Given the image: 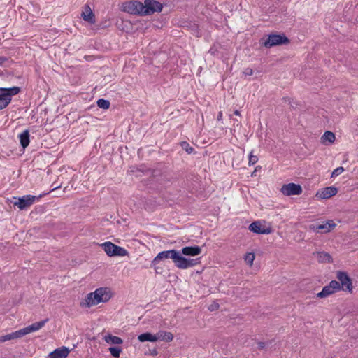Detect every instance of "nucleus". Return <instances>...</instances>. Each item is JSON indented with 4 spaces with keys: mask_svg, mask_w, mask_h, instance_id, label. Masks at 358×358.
<instances>
[{
    "mask_svg": "<svg viewBox=\"0 0 358 358\" xmlns=\"http://www.w3.org/2000/svg\"><path fill=\"white\" fill-rule=\"evenodd\" d=\"M48 321V319L46 318L43 320H41L40 322H35V323H33L32 324L28 326V327H25V329L27 332V334H29V333H31V332H34V331H36L39 329H41L42 327H44V325L45 324V323Z\"/></svg>",
    "mask_w": 358,
    "mask_h": 358,
    "instance_id": "19",
    "label": "nucleus"
},
{
    "mask_svg": "<svg viewBox=\"0 0 358 358\" xmlns=\"http://www.w3.org/2000/svg\"><path fill=\"white\" fill-rule=\"evenodd\" d=\"M157 354V352L156 350H154L152 352V355H156Z\"/></svg>",
    "mask_w": 358,
    "mask_h": 358,
    "instance_id": "43",
    "label": "nucleus"
},
{
    "mask_svg": "<svg viewBox=\"0 0 358 358\" xmlns=\"http://www.w3.org/2000/svg\"><path fill=\"white\" fill-rule=\"evenodd\" d=\"M243 73L245 76H252L253 74V70L250 68H246Z\"/></svg>",
    "mask_w": 358,
    "mask_h": 358,
    "instance_id": "35",
    "label": "nucleus"
},
{
    "mask_svg": "<svg viewBox=\"0 0 358 358\" xmlns=\"http://www.w3.org/2000/svg\"><path fill=\"white\" fill-rule=\"evenodd\" d=\"M101 247L106 253L110 257H124L128 254V252L124 248L118 246L111 242H105L101 244Z\"/></svg>",
    "mask_w": 358,
    "mask_h": 358,
    "instance_id": "7",
    "label": "nucleus"
},
{
    "mask_svg": "<svg viewBox=\"0 0 358 358\" xmlns=\"http://www.w3.org/2000/svg\"><path fill=\"white\" fill-rule=\"evenodd\" d=\"M110 291L107 287H100L94 292L89 293L85 297V303L87 307L96 306L99 303H105L110 299Z\"/></svg>",
    "mask_w": 358,
    "mask_h": 358,
    "instance_id": "1",
    "label": "nucleus"
},
{
    "mask_svg": "<svg viewBox=\"0 0 358 358\" xmlns=\"http://www.w3.org/2000/svg\"><path fill=\"white\" fill-rule=\"evenodd\" d=\"M343 171H344V168L343 166H339L333 171V172L331 173V177H336V176H339L340 174H341Z\"/></svg>",
    "mask_w": 358,
    "mask_h": 358,
    "instance_id": "32",
    "label": "nucleus"
},
{
    "mask_svg": "<svg viewBox=\"0 0 358 358\" xmlns=\"http://www.w3.org/2000/svg\"><path fill=\"white\" fill-rule=\"evenodd\" d=\"M180 251V255H184L185 256H196L201 253V248L198 245L194 246H186L182 248Z\"/></svg>",
    "mask_w": 358,
    "mask_h": 358,
    "instance_id": "15",
    "label": "nucleus"
},
{
    "mask_svg": "<svg viewBox=\"0 0 358 358\" xmlns=\"http://www.w3.org/2000/svg\"><path fill=\"white\" fill-rule=\"evenodd\" d=\"M338 291H340V283L336 280H331L328 285L322 288L320 292L317 294V297L326 298Z\"/></svg>",
    "mask_w": 358,
    "mask_h": 358,
    "instance_id": "9",
    "label": "nucleus"
},
{
    "mask_svg": "<svg viewBox=\"0 0 358 358\" xmlns=\"http://www.w3.org/2000/svg\"><path fill=\"white\" fill-rule=\"evenodd\" d=\"M308 229L314 232H319L318 224H311L308 226Z\"/></svg>",
    "mask_w": 358,
    "mask_h": 358,
    "instance_id": "34",
    "label": "nucleus"
},
{
    "mask_svg": "<svg viewBox=\"0 0 358 358\" xmlns=\"http://www.w3.org/2000/svg\"><path fill=\"white\" fill-rule=\"evenodd\" d=\"M110 101L103 99H99L97 101V106L102 109H108L110 107Z\"/></svg>",
    "mask_w": 358,
    "mask_h": 358,
    "instance_id": "26",
    "label": "nucleus"
},
{
    "mask_svg": "<svg viewBox=\"0 0 358 358\" xmlns=\"http://www.w3.org/2000/svg\"><path fill=\"white\" fill-rule=\"evenodd\" d=\"M81 16L85 21L91 24H94L96 22L95 15L90 7L87 5L85 6L84 10L83 11Z\"/></svg>",
    "mask_w": 358,
    "mask_h": 358,
    "instance_id": "17",
    "label": "nucleus"
},
{
    "mask_svg": "<svg viewBox=\"0 0 358 358\" xmlns=\"http://www.w3.org/2000/svg\"><path fill=\"white\" fill-rule=\"evenodd\" d=\"M143 7L144 15H149L155 12H160L163 8L162 4L155 0H145Z\"/></svg>",
    "mask_w": 358,
    "mask_h": 358,
    "instance_id": "10",
    "label": "nucleus"
},
{
    "mask_svg": "<svg viewBox=\"0 0 358 358\" xmlns=\"http://www.w3.org/2000/svg\"><path fill=\"white\" fill-rule=\"evenodd\" d=\"M336 224L333 220H327L322 224H318L319 232L328 233L335 228Z\"/></svg>",
    "mask_w": 358,
    "mask_h": 358,
    "instance_id": "18",
    "label": "nucleus"
},
{
    "mask_svg": "<svg viewBox=\"0 0 358 358\" xmlns=\"http://www.w3.org/2000/svg\"><path fill=\"white\" fill-rule=\"evenodd\" d=\"M335 134L329 131H325L322 135L321 140L323 143H333L335 141Z\"/></svg>",
    "mask_w": 358,
    "mask_h": 358,
    "instance_id": "25",
    "label": "nucleus"
},
{
    "mask_svg": "<svg viewBox=\"0 0 358 358\" xmlns=\"http://www.w3.org/2000/svg\"><path fill=\"white\" fill-rule=\"evenodd\" d=\"M13 333L2 336L0 337V342H6L7 341L13 340Z\"/></svg>",
    "mask_w": 358,
    "mask_h": 358,
    "instance_id": "33",
    "label": "nucleus"
},
{
    "mask_svg": "<svg viewBox=\"0 0 358 358\" xmlns=\"http://www.w3.org/2000/svg\"><path fill=\"white\" fill-rule=\"evenodd\" d=\"M104 340L108 343L112 344H122L123 343V340L118 336H113L111 334L106 335L104 337Z\"/></svg>",
    "mask_w": 358,
    "mask_h": 358,
    "instance_id": "24",
    "label": "nucleus"
},
{
    "mask_svg": "<svg viewBox=\"0 0 358 358\" xmlns=\"http://www.w3.org/2000/svg\"><path fill=\"white\" fill-rule=\"evenodd\" d=\"M255 257V254L253 252H248L245 255L244 259L245 262L251 266L253 264Z\"/></svg>",
    "mask_w": 358,
    "mask_h": 358,
    "instance_id": "29",
    "label": "nucleus"
},
{
    "mask_svg": "<svg viewBox=\"0 0 358 358\" xmlns=\"http://www.w3.org/2000/svg\"><path fill=\"white\" fill-rule=\"evenodd\" d=\"M12 333H13V339L22 338L24 336L27 334L25 327L23 329H21L20 330L15 331L14 332H12Z\"/></svg>",
    "mask_w": 358,
    "mask_h": 358,
    "instance_id": "27",
    "label": "nucleus"
},
{
    "mask_svg": "<svg viewBox=\"0 0 358 358\" xmlns=\"http://www.w3.org/2000/svg\"><path fill=\"white\" fill-rule=\"evenodd\" d=\"M281 192L286 196L299 195L302 192L301 185L295 183L284 185L281 188Z\"/></svg>",
    "mask_w": 358,
    "mask_h": 358,
    "instance_id": "11",
    "label": "nucleus"
},
{
    "mask_svg": "<svg viewBox=\"0 0 358 358\" xmlns=\"http://www.w3.org/2000/svg\"><path fill=\"white\" fill-rule=\"evenodd\" d=\"M6 61H8V58L6 57H0V65H3Z\"/></svg>",
    "mask_w": 358,
    "mask_h": 358,
    "instance_id": "37",
    "label": "nucleus"
},
{
    "mask_svg": "<svg viewBox=\"0 0 358 358\" xmlns=\"http://www.w3.org/2000/svg\"><path fill=\"white\" fill-rule=\"evenodd\" d=\"M260 42L264 47L270 48L276 45L287 44L289 43V40L285 34H270L267 38H262Z\"/></svg>",
    "mask_w": 358,
    "mask_h": 358,
    "instance_id": "4",
    "label": "nucleus"
},
{
    "mask_svg": "<svg viewBox=\"0 0 358 358\" xmlns=\"http://www.w3.org/2000/svg\"><path fill=\"white\" fill-rule=\"evenodd\" d=\"M46 194H48V193L40 194L38 196L29 194L22 197H14V199H17V201L13 202V205L17 206L20 210H25L29 208L36 201Z\"/></svg>",
    "mask_w": 358,
    "mask_h": 358,
    "instance_id": "5",
    "label": "nucleus"
},
{
    "mask_svg": "<svg viewBox=\"0 0 358 358\" xmlns=\"http://www.w3.org/2000/svg\"><path fill=\"white\" fill-rule=\"evenodd\" d=\"M234 124H235V123L236 122L237 123V125L238 124V120L237 119H234Z\"/></svg>",
    "mask_w": 358,
    "mask_h": 358,
    "instance_id": "42",
    "label": "nucleus"
},
{
    "mask_svg": "<svg viewBox=\"0 0 358 358\" xmlns=\"http://www.w3.org/2000/svg\"><path fill=\"white\" fill-rule=\"evenodd\" d=\"M315 257L320 263H331L333 262L331 256L325 252H317L315 253Z\"/></svg>",
    "mask_w": 358,
    "mask_h": 358,
    "instance_id": "20",
    "label": "nucleus"
},
{
    "mask_svg": "<svg viewBox=\"0 0 358 358\" xmlns=\"http://www.w3.org/2000/svg\"><path fill=\"white\" fill-rule=\"evenodd\" d=\"M20 92V87H0V110L6 108L11 102L12 97Z\"/></svg>",
    "mask_w": 358,
    "mask_h": 358,
    "instance_id": "2",
    "label": "nucleus"
},
{
    "mask_svg": "<svg viewBox=\"0 0 358 358\" xmlns=\"http://www.w3.org/2000/svg\"><path fill=\"white\" fill-rule=\"evenodd\" d=\"M216 52H217V50L214 48H210L209 50V52L211 55H214L216 54Z\"/></svg>",
    "mask_w": 358,
    "mask_h": 358,
    "instance_id": "38",
    "label": "nucleus"
},
{
    "mask_svg": "<svg viewBox=\"0 0 358 358\" xmlns=\"http://www.w3.org/2000/svg\"><path fill=\"white\" fill-rule=\"evenodd\" d=\"M338 192L337 188L330 186L323 189H321L317 191L316 194V196L320 199H329L334 195H336Z\"/></svg>",
    "mask_w": 358,
    "mask_h": 358,
    "instance_id": "14",
    "label": "nucleus"
},
{
    "mask_svg": "<svg viewBox=\"0 0 358 358\" xmlns=\"http://www.w3.org/2000/svg\"><path fill=\"white\" fill-rule=\"evenodd\" d=\"M222 112H220V113H218V115H217V120H222Z\"/></svg>",
    "mask_w": 358,
    "mask_h": 358,
    "instance_id": "40",
    "label": "nucleus"
},
{
    "mask_svg": "<svg viewBox=\"0 0 358 358\" xmlns=\"http://www.w3.org/2000/svg\"><path fill=\"white\" fill-rule=\"evenodd\" d=\"M248 229L251 231L257 234H269L271 233V229L270 227H266L258 221L251 223L249 225Z\"/></svg>",
    "mask_w": 358,
    "mask_h": 358,
    "instance_id": "12",
    "label": "nucleus"
},
{
    "mask_svg": "<svg viewBox=\"0 0 358 358\" xmlns=\"http://www.w3.org/2000/svg\"><path fill=\"white\" fill-rule=\"evenodd\" d=\"M200 263L199 259H187L182 257L180 255V261L178 265V268L180 269H187L190 267H193Z\"/></svg>",
    "mask_w": 358,
    "mask_h": 358,
    "instance_id": "13",
    "label": "nucleus"
},
{
    "mask_svg": "<svg viewBox=\"0 0 358 358\" xmlns=\"http://www.w3.org/2000/svg\"><path fill=\"white\" fill-rule=\"evenodd\" d=\"M180 145L184 150H185L187 153L190 154L194 151V148L190 146V145L186 141H182L180 143Z\"/></svg>",
    "mask_w": 358,
    "mask_h": 358,
    "instance_id": "30",
    "label": "nucleus"
},
{
    "mask_svg": "<svg viewBox=\"0 0 358 358\" xmlns=\"http://www.w3.org/2000/svg\"><path fill=\"white\" fill-rule=\"evenodd\" d=\"M180 251L173 249L169 250H164L158 253V255L152 261V264L155 265L161 260L166 259H171L175 266L178 268L180 261Z\"/></svg>",
    "mask_w": 358,
    "mask_h": 358,
    "instance_id": "3",
    "label": "nucleus"
},
{
    "mask_svg": "<svg viewBox=\"0 0 358 358\" xmlns=\"http://www.w3.org/2000/svg\"><path fill=\"white\" fill-rule=\"evenodd\" d=\"M20 145L23 148H27L30 142L29 140V131L26 129L18 136Z\"/></svg>",
    "mask_w": 358,
    "mask_h": 358,
    "instance_id": "21",
    "label": "nucleus"
},
{
    "mask_svg": "<svg viewBox=\"0 0 358 358\" xmlns=\"http://www.w3.org/2000/svg\"><path fill=\"white\" fill-rule=\"evenodd\" d=\"M109 351L113 357L118 358L120 357L122 349L120 347H110Z\"/></svg>",
    "mask_w": 358,
    "mask_h": 358,
    "instance_id": "28",
    "label": "nucleus"
},
{
    "mask_svg": "<svg viewBox=\"0 0 358 358\" xmlns=\"http://www.w3.org/2000/svg\"><path fill=\"white\" fill-rule=\"evenodd\" d=\"M258 344V348L259 350H263L264 348H266V343L265 342H258L257 343Z\"/></svg>",
    "mask_w": 358,
    "mask_h": 358,
    "instance_id": "36",
    "label": "nucleus"
},
{
    "mask_svg": "<svg viewBox=\"0 0 358 358\" xmlns=\"http://www.w3.org/2000/svg\"><path fill=\"white\" fill-rule=\"evenodd\" d=\"M69 350L66 347H62L55 349L48 355L49 358H66L69 355Z\"/></svg>",
    "mask_w": 358,
    "mask_h": 358,
    "instance_id": "16",
    "label": "nucleus"
},
{
    "mask_svg": "<svg viewBox=\"0 0 358 358\" xmlns=\"http://www.w3.org/2000/svg\"><path fill=\"white\" fill-rule=\"evenodd\" d=\"M357 21H358V19H357Z\"/></svg>",
    "mask_w": 358,
    "mask_h": 358,
    "instance_id": "45",
    "label": "nucleus"
},
{
    "mask_svg": "<svg viewBox=\"0 0 358 358\" xmlns=\"http://www.w3.org/2000/svg\"><path fill=\"white\" fill-rule=\"evenodd\" d=\"M217 307H218V305H217V304H216V305H215V306H211V307H210V308H209V310L212 311V310H215V308H217Z\"/></svg>",
    "mask_w": 358,
    "mask_h": 358,
    "instance_id": "39",
    "label": "nucleus"
},
{
    "mask_svg": "<svg viewBox=\"0 0 358 358\" xmlns=\"http://www.w3.org/2000/svg\"><path fill=\"white\" fill-rule=\"evenodd\" d=\"M138 339L141 342H145V341L155 342V341H157L156 334H152L151 333H149V332L140 334L138 336Z\"/></svg>",
    "mask_w": 358,
    "mask_h": 358,
    "instance_id": "23",
    "label": "nucleus"
},
{
    "mask_svg": "<svg viewBox=\"0 0 358 358\" xmlns=\"http://www.w3.org/2000/svg\"><path fill=\"white\" fill-rule=\"evenodd\" d=\"M234 115H238V116L241 115L240 112L237 110L234 111Z\"/></svg>",
    "mask_w": 358,
    "mask_h": 358,
    "instance_id": "41",
    "label": "nucleus"
},
{
    "mask_svg": "<svg viewBox=\"0 0 358 358\" xmlns=\"http://www.w3.org/2000/svg\"><path fill=\"white\" fill-rule=\"evenodd\" d=\"M156 338L157 341H171L173 339V336L171 332L159 331L156 334Z\"/></svg>",
    "mask_w": 358,
    "mask_h": 358,
    "instance_id": "22",
    "label": "nucleus"
},
{
    "mask_svg": "<svg viewBox=\"0 0 358 358\" xmlns=\"http://www.w3.org/2000/svg\"><path fill=\"white\" fill-rule=\"evenodd\" d=\"M143 3L138 1H131L124 3L122 6V10L131 15H144Z\"/></svg>",
    "mask_w": 358,
    "mask_h": 358,
    "instance_id": "6",
    "label": "nucleus"
},
{
    "mask_svg": "<svg viewBox=\"0 0 358 358\" xmlns=\"http://www.w3.org/2000/svg\"><path fill=\"white\" fill-rule=\"evenodd\" d=\"M59 187V186L55 187L52 190L53 191V190H55V189H57Z\"/></svg>",
    "mask_w": 358,
    "mask_h": 358,
    "instance_id": "44",
    "label": "nucleus"
},
{
    "mask_svg": "<svg viewBox=\"0 0 358 358\" xmlns=\"http://www.w3.org/2000/svg\"><path fill=\"white\" fill-rule=\"evenodd\" d=\"M336 278L338 280V282L340 283V290H343L350 294L352 293V282L346 272L338 271L336 274Z\"/></svg>",
    "mask_w": 358,
    "mask_h": 358,
    "instance_id": "8",
    "label": "nucleus"
},
{
    "mask_svg": "<svg viewBox=\"0 0 358 358\" xmlns=\"http://www.w3.org/2000/svg\"><path fill=\"white\" fill-rule=\"evenodd\" d=\"M258 161V157L252 154V151L250 152L248 156V164L250 166L255 164Z\"/></svg>",
    "mask_w": 358,
    "mask_h": 358,
    "instance_id": "31",
    "label": "nucleus"
}]
</instances>
